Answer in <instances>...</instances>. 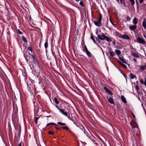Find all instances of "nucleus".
<instances>
[{"mask_svg": "<svg viewBox=\"0 0 146 146\" xmlns=\"http://www.w3.org/2000/svg\"><path fill=\"white\" fill-rule=\"evenodd\" d=\"M112 44L113 45H115V41H113L112 42Z\"/></svg>", "mask_w": 146, "mask_h": 146, "instance_id": "obj_48", "label": "nucleus"}, {"mask_svg": "<svg viewBox=\"0 0 146 146\" xmlns=\"http://www.w3.org/2000/svg\"><path fill=\"white\" fill-rule=\"evenodd\" d=\"M142 25L144 29H146V19H144L143 20L142 23Z\"/></svg>", "mask_w": 146, "mask_h": 146, "instance_id": "obj_11", "label": "nucleus"}, {"mask_svg": "<svg viewBox=\"0 0 146 146\" xmlns=\"http://www.w3.org/2000/svg\"><path fill=\"white\" fill-rule=\"evenodd\" d=\"M143 36L146 39V36L144 35H143Z\"/></svg>", "mask_w": 146, "mask_h": 146, "instance_id": "obj_52", "label": "nucleus"}, {"mask_svg": "<svg viewBox=\"0 0 146 146\" xmlns=\"http://www.w3.org/2000/svg\"><path fill=\"white\" fill-rule=\"evenodd\" d=\"M102 19V15L101 14H100L99 15V17L98 19V21H94V23L96 26L98 27H100L102 25V24L101 22Z\"/></svg>", "mask_w": 146, "mask_h": 146, "instance_id": "obj_2", "label": "nucleus"}, {"mask_svg": "<svg viewBox=\"0 0 146 146\" xmlns=\"http://www.w3.org/2000/svg\"><path fill=\"white\" fill-rule=\"evenodd\" d=\"M60 113H62V114L66 116L67 117H68V112H66V110L65 109H61L60 110Z\"/></svg>", "mask_w": 146, "mask_h": 146, "instance_id": "obj_6", "label": "nucleus"}, {"mask_svg": "<svg viewBox=\"0 0 146 146\" xmlns=\"http://www.w3.org/2000/svg\"><path fill=\"white\" fill-rule=\"evenodd\" d=\"M119 63L121 64V66L127 69V66L124 64L122 63L121 62L119 61Z\"/></svg>", "mask_w": 146, "mask_h": 146, "instance_id": "obj_25", "label": "nucleus"}, {"mask_svg": "<svg viewBox=\"0 0 146 146\" xmlns=\"http://www.w3.org/2000/svg\"><path fill=\"white\" fill-rule=\"evenodd\" d=\"M31 57L32 59V62H31V63H29V65L31 64V63L33 64V65H36V64H38V61L37 60L36 58L34 56H32Z\"/></svg>", "mask_w": 146, "mask_h": 146, "instance_id": "obj_3", "label": "nucleus"}, {"mask_svg": "<svg viewBox=\"0 0 146 146\" xmlns=\"http://www.w3.org/2000/svg\"><path fill=\"white\" fill-rule=\"evenodd\" d=\"M18 146H22L21 143H20L19 144Z\"/></svg>", "mask_w": 146, "mask_h": 146, "instance_id": "obj_47", "label": "nucleus"}, {"mask_svg": "<svg viewBox=\"0 0 146 146\" xmlns=\"http://www.w3.org/2000/svg\"><path fill=\"white\" fill-rule=\"evenodd\" d=\"M115 52L119 56V55L121 54V51L118 50H115Z\"/></svg>", "mask_w": 146, "mask_h": 146, "instance_id": "obj_20", "label": "nucleus"}, {"mask_svg": "<svg viewBox=\"0 0 146 146\" xmlns=\"http://www.w3.org/2000/svg\"><path fill=\"white\" fill-rule=\"evenodd\" d=\"M121 4H122L124 3V1L123 0H120V2Z\"/></svg>", "mask_w": 146, "mask_h": 146, "instance_id": "obj_41", "label": "nucleus"}, {"mask_svg": "<svg viewBox=\"0 0 146 146\" xmlns=\"http://www.w3.org/2000/svg\"><path fill=\"white\" fill-rule=\"evenodd\" d=\"M129 29L130 30L133 31L135 30L137 28V26L136 25H133L129 27Z\"/></svg>", "mask_w": 146, "mask_h": 146, "instance_id": "obj_12", "label": "nucleus"}, {"mask_svg": "<svg viewBox=\"0 0 146 146\" xmlns=\"http://www.w3.org/2000/svg\"><path fill=\"white\" fill-rule=\"evenodd\" d=\"M79 4L80 5L83 6V3L82 1H81L80 3Z\"/></svg>", "mask_w": 146, "mask_h": 146, "instance_id": "obj_39", "label": "nucleus"}, {"mask_svg": "<svg viewBox=\"0 0 146 146\" xmlns=\"http://www.w3.org/2000/svg\"><path fill=\"white\" fill-rule=\"evenodd\" d=\"M22 40L23 41L27 43V40L26 38L23 36H22Z\"/></svg>", "mask_w": 146, "mask_h": 146, "instance_id": "obj_24", "label": "nucleus"}, {"mask_svg": "<svg viewBox=\"0 0 146 146\" xmlns=\"http://www.w3.org/2000/svg\"><path fill=\"white\" fill-rule=\"evenodd\" d=\"M120 37L127 40H129L130 39L129 37L126 34H124L123 35H120Z\"/></svg>", "mask_w": 146, "mask_h": 146, "instance_id": "obj_8", "label": "nucleus"}, {"mask_svg": "<svg viewBox=\"0 0 146 146\" xmlns=\"http://www.w3.org/2000/svg\"><path fill=\"white\" fill-rule=\"evenodd\" d=\"M48 133L49 135H52L53 134L54 132L52 131H49L48 132Z\"/></svg>", "mask_w": 146, "mask_h": 146, "instance_id": "obj_33", "label": "nucleus"}, {"mask_svg": "<svg viewBox=\"0 0 146 146\" xmlns=\"http://www.w3.org/2000/svg\"><path fill=\"white\" fill-rule=\"evenodd\" d=\"M62 128L64 129H66L67 130H69V128L66 126H63Z\"/></svg>", "mask_w": 146, "mask_h": 146, "instance_id": "obj_32", "label": "nucleus"}, {"mask_svg": "<svg viewBox=\"0 0 146 146\" xmlns=\"http://www.w3.org/2000/svg\"><path fill=\"white\" fill-rule=\"evenodd\" d=\"M140 82L142 83V84H143L144 83V82L143 81V80L142 79H141L139 81Z\"/></svg>", "mask_w": 146, "mask_h": 146, "instance_id": "obj_38", "label": "nucleus"}, {"mask_svg": "<svg viewBox=\"0 0 146 146\" xmlns=\"http://www.w3.org/2000/svg\"><path fill=\"white\" fill-rule=\"evenodd\" d=\"M55 107L56 108L60 111V110H61V109H60L58 106H55Z\"/></svg>", "mask_w": 146, "mask_h": 146, "instance_id": "obj_43", "label": "nucleus"}, {"mask_svg": "<svg viewBox=\"0 0 146 146\" xmlns=\"http://www.w3.org/2000/svg\"><path fill=\"white\" fill-rule=\"evenodd\" d=\"M107 42H111L112 41L111 39L109 37L107 36H106L105 38V39Z\"/></svg>", "mask_w": 146, "mask_h": 146, "instance_id": "obj_21", "label": "nucleus"}, {"mask_svg": "<svg viewBox=\"0 0 146 146\" xmlns=\"http://www.w3.org/2000/svg\"><path fill=\"white\" fill-rule=\"evenodd\" d=\"M17 33L19 34H22V32H21V31H20L19 30H18L17 31Z\"/></svg>", "mask_w": 146, "mask_h": 146, "instance_id": "obj_34", "label": "nucleus"}, {"mask_svg": "<svg viewBox=\"0 0 146 146\" xmlns=\"http://www.w3.org/2000/svg\"><path fill=\"white\" fill-rule=\"evenodd\" d=\"M117 1L118 3H119V0H116Z\"/></svg>", "mask_w": 146, "mask_h": 146, "instance_id": "obj_53", "label": "nucleus"}, {"mask_svg": "<svg viewBox=\"0 0 146 146\" xmlns=\"http://www.w3.org/2000/svg\"><path fill=\"white\" fill-rule=\"evenodd\" d=\"M119 59L121 60L123 62L127 64V63L126 61V60L123 58L120 57L119 58Z\"/></svg>", "mask_w": 146, "mask_h": 146, "instance_id": "obj_16", "label": "nucleus"}, {"mask_svg": "<svg viewBox=\"0 0 146 146\" xmlns=\"http://www.w3.org/2000/svg\"><path fill=\"white\" fill-rule=\"evenodd\" d=\"M35 120V123H36V124H37V123H38V121H37V120Z\"/></svg>", "mask_w": 146, "mask_h": 146, "instance_id": "obj_49", "label": "nucleus"}, {"mask_svg": "<svg viewBox=\"0 0 146 146\" xmlns=\"http://www.w3.org/2000/svg\"><path fill=\"white\" fill-rule=\"evenodd\" d=\"M53 101L56 105H58L59 103V102L57 100V98L56 97L54 98Z\"/></svg>", "mask_w": 146, "mask_h": 146, "instance_id": "obj_19", "label": "nucleus"}, {"mask_svg": "<svg viewBox=\"0 0 146 146\" xmlns=\"http://www.w3.org/2000/svg\"><path fill=\"white\" fill-rule=\"evenodd\" d=\"M110 21L111 23L112 24V25H114L113 23L112 22V21L111 20V19H110Z\"/></svg>", "mask_w": 146, "mask_h": 146, "instance_id": "obj_44", "label": "nucleus"}, {"mask_svg": "<svg viewBox=\"0 0 146 146\" xmlns=\"http://www.w3.org/2000/svg\"><path fill=\"white\" fill-rule=\"evenodd\" d=\"M143 84H144L146 87V79L145 78V82Z\"/></svg>", "mask_w": 146, "mask_h": 146, "instance_id": "obj_40", "label": "nucleus"}, {"mask_svg": "<svg viewBox=\"0 0 146 146\" xmlns=\"http://www.w3.org/2000/svg\"><path fill=\"white\" fill-rule=\"evenodd\" d=\"M91 38L93 40V41L94 43H96L94 39V37L92 35H91Z\"/></svg>", "mask_w": 146, "mask_h": 146, "instance_id": "obj_29", "label": "nucleus"}, {"mask_svg": "<svg viewBox=\"0 0 146 146\" xmlns=\"http://www.w3.org/2000/svg\"><path fill=\"white\" fill-rule=\"evenodd\" d=\"M116 35L119 37H120V35H121L120 34L117 32H116Z\"/></svg>", "mask_w": 146, "mask_h": 146, "instance_id": "obj_35", "label": "nucleus"}, {"mask_svg": "<svg viewBox=\"0 0 146 146\" xmlns=\"http://www.w3.org/2000/svg\"><path fill=\"white\" fill-rule=\"evenodd\" d=\"M27 49L28 50H29V51L31 52H33V49H32V47L30 46H29L28 48H27Z\"/></svg>", "mask_w": 146, "mask_h": 146, "instance_id": "obj_27", "label": "nucleus"}, {"mask_svg": "<svg viewBox=\"0 0 146 146\" xmlns=\"http://www.w3.org/2000/svg\"><path fill=\"white\" fill-rule=\"evenodd\" d=\"M44 46L45 48H46L48 46V43L47 41L45 42L44 43Z\"/></svg>", "mask_w": 146, "mask_h": 146, "instance_id": "obj_30", "label": "nucleus"}, {"mask_svg": "<svg viewBox=\"0 0 146 146\" xmlns=\"http://www.w3.org/2000/svg\"><path fill=\"white\" fill-rule=\"evenodd\" d=\"M131 54L137 58H139V56L137 54L133 52H131Z\"/></svg>", "mask_w": 146, "mask_h": 146, "instance_id": "obj_18", "label": "nucleus"}, {"mask_svg": "<svg viewBox=\"0 0 146 146\" xmlns=\"http://www.w3.org/2000/svg\"><path fill=\"white\" fill-rule=\"evenodd\" d=\"M130 1L132 5H133L135 3L134 0H129Z\"/></svg>", "mask_w": 146, "mask_h": 146, "instance_id": "obj_31", "label": "nucleus"}, {"mask_svg": "<svg viewBox=\"0 0 146 146\" xmlns=\"http://www.w3.org/2000/svg\"><path fill=\"white\" fill-rule=\"evenodd\" d=\"M36 65H33V64L31 63V64L30 65L31 68L32 70H35V71L36 73H39L40 70V68L38 64H36Z\"/></svg>", "mask_w": 146, "mask_h": 146, "instance_id": "obj_1", "label": "nucleus"}, {"mask_svg": "<svg viewBox=\"0 0 146 146\" xmlns=\"http://www.w3.org/2000/svg\"><path fill=\"white\" fill-rule=\"evenodd\" d=\"M38 77H39V79L41 81L45 80L46 79V78L42 75V76H40V77H39V76H38Z\"/></svg>", "mask_w": 146, "mask_h": 146, "instance_id": "obj_15", "label": "nucleus"}, {"mask_svg": "<svg viewBox=\"0 0 146 146\" xmlns=\"http://www.w3.org/2000/svg\"><path fill=\"white\" fill-rule=\"evenodd\" d=\"M104 89L109 94H110V95H112L113 94V93L109 89L107 88L106 87H104Z\"/></svg>", "mask_w": 146, "mask_h": 146, "instance_id": "obj_10", "label": "nucleus"}, {"mask_svg": "<svg viewBox=\"0 0 146 146\" xmlns=\"http://www.w3.org/2000/svg\"><path fill=\"white\" fill-rule=\"evenodd\" d=\"M57 123L58 124H59V125H66L65 123H62L61 122H58Z\"/></svg>", "mask_w": 146, "mask_h": 146, "instance_id": "obj_28", "label": "nucleus"}, {"mask_svg": "<svg viewBox=\"0 0 146 146\" xmlns=\"http://www.w3.org/2000/svg\"><path fill=\"white\" fill-rule=\"evenodd\" d=\"M127 20L129 21L131 20V18L128 16H127Z\"/></svg>", "mask_w": 146, "mask_h": 146, "instance_id": "obj_37", "label": "nucleus"}, {"mask_svg": "<svg viewBox=\"0 0 146 146\" xmlns=\"http://www.w3.org/2000/svg\"><path fill=\"white\" fill-rule=\"evenodd\" d=\"M39 117H36L35 118V120H37L38 121V119H39Z\"/></svg>", "mask_w": 146, "mask_h": 146, "instance_id": "obj_45", "label": "nucleus"}, {"mask_svg": "<svg viewBox=\"0 0 146 146\" xmlns=\"http://www.w3.org/2000/svg\"><path fill=\"white\" fill-rule=\"evenodd\" d=\"M108 102L111 104H114V102L113 98L111 97H110L108 100Z\"/></svg>", "mask_w": 146, "mask_h": 146, "instance_id": "obj_13", "label": "nucleus"}, {"mask_svg": "<svg viewBox=\"0 0 146 146\" xmlns=\"http://www.w3.org/2000/svg\"><path fill=\"white\" fill-rule=\"evenodd\" d=\"M109 53L110 55L111 56H114L115 55V53L114 52L110 51Z\"/></svg>", "mask_w": 146, "mask_h": 146, "instance_id": "obj_22", "label": "nucleus"}, {"mask_svg": "<svg viewBox=\"0 0 146 146\" xmlns=\"http://www.w3.org/2000/svg\"><path fill=\"white\" fill-rule=\"evenodd\" d=\"M138 23V20L137 18L136 17L134 18L133 20V23L134 25Z\"/></svg>", "mask_w": 146, "mask_h": 146, "instance_id": "obj_17", "label": "nucleus"}, {"mask_svg": "<svg viewBox=\"0 0 146 146\" xmlns=\"http://www.w3.org/2000/svg\"><path fill=\"white\" fill-rule=\"evenodd\" d=\"M121 98L122 100L124 103L126 104L127 103V102L125 98L123 96H121Z\"/></svg>", "mask_w": 146, "mask_h": 146, "instance_id": "obj_14", "label": "nucleus"}, {"mask_svg": "<svg viewBox=\"0 0 146 146\" xmlns=\"http://www.w3.org/2000/svg\"><path fill=\"white\" fill-rule=\"evenodd\" d=\"M84 48L85 49V52H86V54L89 57H90L91 56L92 54L91 52L88 51V50L86 46H85L84 47Z\"/></svg>", "mask_w": 146, "mask_h": 146, "instance_id": "obj_7", "label": "nucleus"}, {"mask_svg": "<svg viewBox=\"0 0 146 146\" xmlns=\"http://www.w3.org/2000/svg\"><path fill=\"white\" fill-rule=\"evenodd\" d=\"M133 117H135V115H133Z\"/></svg>", "mask_w": 146, "mask_h": 146, "instance_id": "obj_54", "label": "nucleus"}, {"mask_svg": "<svg viewBox=\"0 0 146 146\" xmlns=\"http://www.w3.org/2000/svg\"><path fill=\"white\" fill-rule=\"evenodd\" d=\"M106 36L104 35L103 33H102V34L101 35H98V37L99 39L101 40H104L105 39Z\"/></svg>", "mask_w": 146, "mask_h": 146, "instance_id": "obj_5", "label": "nucleus"}, {"mask_svg": "<svg viewBox=\"0 0 146 146\" xmlns=\"http://www.w3.org/2000/svg\"><path fill=\"white\" fill-rule=\"evenodd\" d=\"M39 117H36L35 118V120H37L38 121V119H39Z\"/></svg>", "mask_w": 146, "mask_h": 146, "instance_id": "obj_46", "label": "nucleus"}, {"mask_svg": "<svg viewBox=\"0 0 146 146\" xmlns=\"http://www.w3.org/2000/svg\"><path fill=\"white\" fill-rule=\"evenodd\" d=\"M57 125L56 123H53V122H51V123H50L46 125V126H48L49 125Z\"/></svg>", "mask_w": 146, "mask_h": 146, "instance_id": "obj_26", "label": "nucleus"}, {"mask_svg": "<svg viewBox=\"0 0 146 146\" xmlns=\"http://www.w3.org/2000/svg\"><path fill=\"white\" fill-rule=\"evenodd\" d=\"M140 69L142 71H143L144 70L146 69V63L145 64V65H141V66H139Z\"/></svg>", "mask_w": 146, "mask_h": 146, "instance_id": "obj_9", "label": "nucleus"}, {"mask_svg": "<svg viewBox=\"0 0 146 146\" xmlns=\"http://www.w3.org/2000/svg\"><path fill=\"white\" fill-rule=\"evenodd\" d=\"M99 32V31L97 29H96V34L97 35V36L98 35H99L98 34Z\"/></svg>", "mask_w": 146, "mask_h": 146, "instance_id": "obj_36", "label": "nucleus"}, {"mask_svg": "<svg viewBox=\"0 0 146 146\" xmlns=\"http://www.w3.org/2000/svg\"><path fill=\"white\" fill-rule=\"evenodd\" d=\"M136 88L137 91H139V88L138 86H136Z\"/></svg>", "mask_w": 146, "mask_h": 146, "instance_id": "obj_42", "label": "nucleus"}, {"mask_svg": "<svg viewBox=\"0 0 146 146\" xmlns=\"http://www.w3.org/2000/svg\"><path fill=\"white\" fill-rule=\"evenodd\" d=\"M54 128L56 129L57 130H59V129L56 127H54Z\"/></svg>", "mask_w": 146, "mask_h": 146, "instance_id": "obj_50", "label": "nucleus"}, {"mask_svg": "<svg viewBox=\"0 0 146 146\" xmlns=\"http://www.w3.org/2000/svg\"><path fill=\"white\" fill-rule=\"evenodd\" d=\"M133 60L135 61V62H136L137 61V60L136 59H135V58H133Z\"/></svg>", "mask_w": 146, "mask_h": 146, "instance_id": "obj_51", "label": "nucleus"}, {"mask_svg": "<svg viewBox=\"0 0 146 146\" xmlns=\"http://www.w3.org/2000/svg\"><path fill=\"white\" fill-rule=\"evenodd\" d=\"M129 77L131 79H132L135 78L136 76L133 74H131L129 75Z\"/></svg>", "mask_w": 146, "mask_h": 146, "instance_id": "obj_23", "label": "nucleus"}, {"mask_svg": "<svg viewBox=\"0 0 146 146\" xmlns=\"http://www.w3.org/2000/svg\"><path fill=\"white\" fill-rule=\"evenodd\" d=\"M137 42L140 44H144L145 43V42L141 38L138 37L137 38Z\"/></svg>", "mask_w": 146, "mask_h": 146, "instance_id": "obj_4", "label": "nucleus"}]
</instances>
